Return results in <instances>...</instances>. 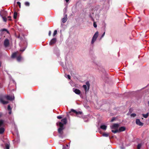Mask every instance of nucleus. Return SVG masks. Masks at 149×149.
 Instances as JSON below:
<instances>
[{"instance_id":"nucleus-26","label":"nucleus","mask_w":149,"mask_h":149,"mask_svg":"<svg viewBox=\"0 0 149 149\" xmlns=\"http://www.w3.org/2000/svg\"><path fill=\"white\" fill-rule=\"evenodd\" d=\"M65 77L66 78H68L69 79H70V76L69 75H67L66 74H65Z\"/></svg>"},{"instance_id":"nucleus-11","label":"nucleus","mask_w":149,"mask_h":149,"mask_svg":"<svg viewBox=\"0 0 149 149\" xmlns=\"http://www.w3.org/2000/svg\"><path fill=\"white\" fill-rule=\"evenodd\" d=\"M3 115L2 113H1L0 112V118L2 117ZM5 123L4 120L0 119V123L1 125Z\"/></svg>"},{"instance_id":"nucleus-22","label":"nucleus","mask_w":149,"mask_h":149,"mask_svg":"<svg viewBox=\"0 0 149 149\" xmlns=\"http://www.w3.org/2000/svg\"><path fill=\"white\" fill-rule=\"evenodd\" d=\"M142 146V144L141 143L137 145V148L138 149H140L141 148Z\"/></svg>"},{"instance_id":"nucleus-6","label":"nucleus","mask_w":149,"mask_h":149,"mask_svg":"<svg viewBox=\"0 0 149 149\" xmlns=\"http://www.w3.org/2000/svg\"><path fill=\"white\" fill-rule=\"evenodd\" d=\"M56 39L55 38H54L52 39L49 43V45H52L56 43Z\"/></svg>"},{"instance_id":"nucleus-24","label":"nucleus","mask_w":149,"mask_h":149,"mask_svg":"<svg viewBox=\"0 0 149 149\" xmlns=\"http://www.w3.org/2000/svg\"><path fill=\"white\" fill-rule=\"evenodd\" d=\"M131 116L133 117H134L136 116V114L135 113H132L131 114Z\"/></svg>"},{"instance_id":"nucleus-23","label":"nucleus","mask_w":149,"mask_h":149,"mask_svg":"<svg viewBox=\"0 0 149 149\" xmlns=\"http://www.w3.org/2000/svg\"><path fill=\"white\" fill-rule=\"evenodd\" d=\"M109 134L108 133H104L103 134V136L105 137H108Z\"/></svg>"},{"instance_id":"nucleus-8","label":"nucleus","mask_w":149,"mask_h":149,"mask_svg":"<svg viewBox=\"0 0 149 149\" xmlns=\"http://www.w3.org/2000/svg\"><path fill=\"white\" fill-rule=\"evenodd\" d=\"M73 91L76 94L78 95H79L80 94L81 91L79 89L75 88H73Z\"/></svg>"},{"instance_id":"nucleus-42","label":"nucleus","mask_w":149,"mask_h":149,"mask_svg":"<svg viewBox=\"0 0 149 149\" xmlns=\"http://www.w3.org/2000/svg\"><path fill=\"white\" fill-rule=\"evenodd\" d=\"M8 18L9 19V20H10V16H8Z\"/></svg>"},{"instance_id":"nucleus-34","label":"nucleus","mask_w":149,"mask_h":149,"mask_svg":"<svg viewBox=\"0 0 149 149\" xmlns=\"http://www.w3.org/2000/svg\"><path fill=\"white\" fill-rule=\"evenodd\" d=\"M67 147H63V149H69V148H68V145H67Z\"/></svg>"},{"instance_id":"nucleus-28","label":"nucleus","mask_w":149,"mask_h":149,"mask_svg":"<svg viewBox=\"0 0 149 149\" xmlns=\"http://www.w3.org/2000/svg\"><path fill=\"white\" fill-rule=\"evenodd\" d=\"M93 26L95 28H96L97 27V25L96 23L95 22H94L93 23Z\"/></svg>"},{"instance_id":"nucleus-29","label":"nucleus","mask_w":149,"mask_h":149,"mask_svg":"<svg viewBox=\"0 0 149 149\" xmlns=\"http://www.w3.org/2000/svg\"><path fill=\"white\" fill-rule=\"evenodd\" d=\"M76 113L77 114H81L82 113V112L81 111H76Z\"/></svg>"},{"instance_id":"nucleus-30","label":"nucleus","mask_w":149,"mask_h":149,"mask_svg":"<svg viewBox=\"0 0 149 149\" xmlns=\"http://www.w3.org/2000/svg\"><path fill=\"white\" fill-rule=\"evenodd\" d=\"M71 112H74V113H76V111H76V110H74V109H71Z\"/></svg>"},{"instance_id":"nucleus-37","label":"nucleus","mask_w":149,"mask_h":149,"mask_svg":"<svg viewBox=\"0 0 149 149\" xmlns=\"http://www.w3.org/2000/svg\"><path fill=\"white\" fill-rule=\"evenodd\" d=\"M3 20H4V22H6V18L3 17Z\"/></svg>"},{"instance_id":"nucleus-38","label":"nucleus","mask_w":149,"mask_h":149,"mask_svg":"<svg viewBox=\"0 0 149 149\" xmlns=\"http://www.w3.org/2000/svg\"><path fill=\"white\" fill-rule=\"evenodd\" d=\"M115 118H113L111 120V122H112L114 121Z\"/></svg>"},{"instance_id":"nucleus-39","label":"nucleus","mask_w":149,"mask_h":149,"mask_svg":"<svg viewBox=\"0 0 149 149\" xmlns=\"http://www.w3.org/2000/svg\"><path fill=\"white\" fill-rule=\"evenodd\" d=\"M51 34V31H49V36H50Z\"/></svg>"},{"instance_id":"nucleus-4","label":"nucleus","mask_w":149,"mask_h":149,"mask_svg":"<svg viewBox=\"0 0 149 149\" xmlns=\"http://www.w3.org/2000/svg\"><path fill=\"white\" fill-rule=\"evenodd\" d=\"M23 42H22L21 43V44H19V45L20 46V47H21V49H20V50L21 51L23 52L24 51L25 49H26V47H27V42L25 41L23 43L24 44V45L23 46L22 45V44L23 43Z\"/></svg>"},{"instance_id":"nucleus-7","label":"nucleus","mask_w":149,"mask_h":149,"mask_svg":"<svg viewBox=\"0 0 149 149\" xmlns=\"http://www.w3.org/2000/svg\"><path fill=\"white\" fill-rule=\"evenodd\" d=\"M136 123L139 126H143V123L141 122L139 119H137L136 120Z\"/></svg>"},{"instance_id":"nucleus-41","label":"nucleus","mask_w":149,"mask_h":149,"mask_svg":"<svg viewBox=\"0 0 149 149\" xmlns=\"http://www.w3.org/2000/svg\"><path fill=\"white\" fill-rule=\"evenodd\" d=\"M12 81L14 84H15V81L14 80H12Z\"/></svg>"},{"instance_id":"nucleus-32","label":"nucleus","mask_w":149,"mask_h":149,"mask_svg":"<svg viewBox=\"0 0 149 149\" xmlns=\"http://www.w3.org/2000/svg\"><path fill=\"white\" fill-rule=\"evenodd\" d=\"M17 3L19 5V8L21 7V3H20L19 2H17Z\"/></svg>"},{"instance_id":"nucleus-25","label":"nucleus","mask_w":149,"mask_h":149,"mask_svg":"<svg viewBox=\"0 0 149 149\" xmlns=\"http://www.w3.org/2000/svg\"><path fill=\"white\" fill-rule=\"evenodd\" d=\"M57 33V31L56 30H55L54 31V32L53 33V36H54Z\"/></svg>"},{"instance_id":"nucleus-21","label":"nucleus","mask_w":149,"mask_h":149,"mask_svg":"<svg viewBox=\"0 0 149 149\" xmlns=\"http://www.w3.org/2000/svg\"><path fill=\"white\" fill-rule=\"evenodd\" d=\"M148 113H146V114H143V116L144 118H147V117L148 116Z\"/></svg>"},{"instance_id":"nucleus-33","label":"nucleus","mask_w":149,"mask_h":149,"mask_svg":"<svg viewBox=\"0 0 149 149\" xmlns=\"http://www.w3.org/2000/svg\"><path fill=\"white\" fill-rule=\"evenodd\" d=\"M1 31H7V30L5 29H2L1 30Z\"/></svg>"},{"instance_id":"nucleus-43","label":"nucleus","mask_w":149,"mask_h":149,"mask_svg":"<svg viewBox=\"0 0 149 149\" xmlns=\"http://www.w3.org/2000/svg\"><path fill=\"white\" fill-rule=\"evenodd\" d=\"M65 0L67 2H68L69 1V0Z\"/></svg>"},{"instance_id":"nucleus-18","label":"nucleus","mask_w":149,"mask_h":149,"mask_svg":"<svg viewBox=\"0 0 149 149\" xmlns=\"http://www.w3.org/2000/svg\"><path fill=\"white\" fill-rule=\"evenodd\" d=\"M22 59V58L20 56H19L17 58V60L19 62Z\"/></svg>"},{"instance_id":"nucleus-19","label":"nucleus","mask_w":149,"mask_h":149,"mask_svg":"<svg viewBox=\"0 0 149 149\" xmlns=\"http://www.w3.org/2000/svg\"><path fill=\"white\" fill-rule=\"evenodd\" d=\"M17 54V53L16 52H15L12 55V57L14 58L16 57Z\"/></svg>"},{"instance_id":"nucleus-1","label":"nucleus","mask_w":149,"mask_h":149,"mask_svg":"<svg viewBox=\"0 0 149 149\" xmlns=\"http://www.w3.org/2000/svg\"><path fill=\"white\" fill-rule=\"evenodd\" d=\"M15 99L14 95H0V102L3 104H6L8 103V102L6 101V99L10 100H13Z\"/></svg>"},{"instance_id":"nucleus-31","label":"nucleus","mask_w":149,"mask_h":149,"mask_svg":"<svg viewBox=\"0 0 149 149\" xmlns=\"http://www.w3.org/2000/svg\"><path fill=\"white\" fill-rule=\"evenodd\" d=\"M8 109L9 111L11 110V108L10 107L9 105H8Z\"/></svg>"},{"instance_id":"nucleus-35","label":"nucleus","mask_w":149,"mask_h":149,"mask_svg":"<svg viewBox=\"0 0 149 149\" xmlns=\"http://www.w3.org/2000/svg\"><path fill=\"white\" fill-rule=\"evenodd\" d=\"M105 34V32H104L103 33V34L102 35V36H101V38H102L104 36Z\"/></svg>"},{"instance_id":"nucleus-2","label":"nucleus","mask_w":149,"mask_h":149,"mask_svg":"<svg viewBox=\"0 0 149 149\" xmlns=\"http://www.w3.org/2000/svg\"><path fill=\"white\" fill-rule=\"evenodd\" d=\"M119 127V124H114L111 126V128L112 130L111 131L114 133H116L118 132V128Z\"/></svg>"},{"instance_id":"nucleus-44","label":"nucleus","mask_w":149,"mask_h":149,"mask_svg":"<svg viewBox=\"0 0 149 149\" xmlns=\"http://www.w3.org/2000/svg\"><path fill=\"white\" fill-rule=\"evenodd\" d=\"M148 105H149V102H148Z\"/></svg>"},{"instance_id":"nucleus-9","label":"nucleus","mask_w":149,"mask_h":149,"mask_svg":"<svg viewBox=\"0 0 149 149\" xmlns=\"http://www.w3.org/2000/svg\"><path fill=\"white\" fill-rule=\"evenodd\" d=\"M9 45V41L8 39H6L4 41V45L5 47H7Z\"/></svg>"},{"instance_id":"nucleus-15","label":"nucleus","mask_w":149,"mask_h":149,"mask_svg":"<svg viewBox=\"0 0 149 149\" xmlns=\"http://www.w3.org/2000/svg\"><path fill=\"white\" fill-rule=\"evenodd\" d=\"M83 87L86 93V92L88 91L87 90V86L86 85H84L83 86Z\"/></svg>"},{"instance_id":"nucleus-5","label":"nucleus","mask_w":149,"mask_h":149,"mask_svg":"<svg viewBox=\"0 0 149 149\" xmlns=\"http://www.w3.org/2000/svg\"><path fill=\"white\" fill-rule=\"evenodd\" d=\"M98 35V32L97 31L94 35L91 41V44H93L96 41Z\"/></svg>"},{"instance_id":"nucleus-27","label":"nucleus","mask_w":149,"mask_h":149,"mask_svg":"<svg viewBox=\"0 0 149 149\" xmlns=\"http://www.w3.org/2000/svg\"><path fill=\"white\" fill-rule=\"evenodd\" d=\"M25 5L26 6H29V3L28 2H26L25 3Z\"/></svg>"},{"instance_id":"nucleus-20","label":"nucleus","mask_w":149,"mask_h":149,"mask_svg":"<svg viewBox=\"0 0 149 149\" xmlns=\"http://www.w3.org/2000/svg\"><path fill=\"white\" fill-rule=\"evenodd\" d=\"M17 13L16 12H15L14 14L13 17L15 19H16L17 18Z\"/></svg>"},{"instance_id":"nucleus-14","label":"nucleus","mask_w":149,"mask_h":149,"mask_svg":"<svg viewBox=\"0 0 149 149\" xmlns=\"http://www.w3.org/2000/svg\"><path fill=\"white\" fill-rule=\"evenodd\" d=\"M125 128L124 127H122L119 128L118 130V132H121L125 131Z\"/></svg>"},{"instance_id":"nucleus-10","label":"nucleus","mask_w":149,"mask_h":149,"mask_svg":"<svg viewBox=\"0 0 149 149\" xmlns=\"http://www.w3.org/2000/svg\"><path fill=\"white\" fill-rule=\"evenodd\" d=\"M67 15H65L64 16V17L62 19V22L63 23H65L67 21Z\"/></svg>"},{"instance_id":"nucleus-3","label":"nucleus","mask_w":149,"mask_h":149,"mask_svg":"<svg viewBox=\"0 0 149 149\" xmlns=\"http://www.w3.org/2000/svg\"><path fill=\"white\" fill-rule=\"evenodd\" d=\"M56 125H59L60 127V128L58 129V132L61 135H62L63 133V130L64 129L63 124L61 122H59L57 123Z\"/></svg>"},{"instance_id":"nucleus-12","label":"nucleus","mask_w":149,"mask_h":149,"mask_svg":"<svg viewBox=\"0 0 149 149\" xmlns=\"http://www.w3.org/2000/svg\"><path fill=\"white\" fill-rule=\"evenodd\" d=\"M100 128L101 129H102L104 130H105L107 129V126L105 125L102 124V125H101L100 126Z\"/></svg>"},{"instance_id":"nucleus-40","label":"nucleus","mask_w":149,"mask_h":149,"mask_svg":"<svg viewBox=\"0 0 149 149\" xmlns=\"http://www.w3.org/2000/svg\"><path fill=\"white\" fill-rule=\"evenodd\" d=\"M10 111L9 112V113L10 114H11V110H9Z\"/></svg>"},{"instance_id":"nucleus-16","label":"nucleus","mask_w":149,"mask_h":149,"mask_svg":"<svg viewBox=\"0 0 149 149\" xmlns=\"http://www.w3.org/2000/svg\"><path fill=\"white\" fill-rule=\"evenodd\" d=\"M86 85L88 87L87 90L88 91L90 88V85L89 82L88 81H87L86 83Z\"/></svg>"},{"instance_id":"nucleus-36","label":"nucleus","mask_w":149,"mask_h":149,"mask_svg":"<svg viewBox=\"0 0 149 149\" xmlns=\"http://www.w3.org/2000/svg\"><path fill=\"white\" fill-rule=\"evenodd\" d=\"M57 118L58 119H60L62 118V117L60 116H58L57 117Z\"/></svg>"},{"instance_id":"nucleus-13","label":"nucleus","mask_w":149,"mask_h":149,"mask_svg":"<svg viewBox=\"0 0 149 149\" xmlns=\"http://www.w3.org/2000/svg\"><path fill=\"white\" fill-rule=\"evenodd\" d=\"M62 123L63 124V125L67 123V120L66 118H64L61 120Z\"/></svg>"},{"instance_id":"nucleus-17","label":"nucleus","mask_w":149,"mask_h":149,"mask_svg":"<svg viewBox=\"0 0 149 149\" xmlns=\"http://www.w3.org/2000/svg\"><path fill=\"white\" fill-rule=\"evenodd\" d=\"M10 146L9 144L7 143L6 144L5 148L6 149H9Z\"/></svg>"}]
</instances>
